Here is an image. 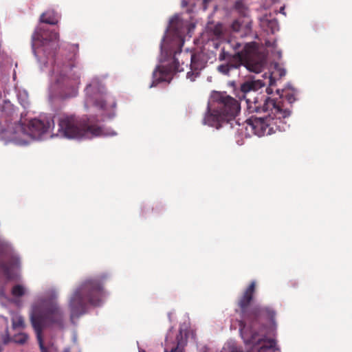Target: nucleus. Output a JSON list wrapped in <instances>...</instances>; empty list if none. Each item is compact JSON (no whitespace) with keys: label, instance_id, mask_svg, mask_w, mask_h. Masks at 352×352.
Returning a JSON list of instances; mask_svg holds the SVG:
<instances>
[{"label":"nucleus","instance_id":"1","mask_svg":"<svg viewBox=\"0 0 352 352\" xmlns=\"http://www.w3.org/2000/svg\"><path fill=\"white\" fill-rule=\"evenodd\" d=\"M264 85L260 80H246L236 90V96L239 100L245 101L248 113H267L263 118L252 116L245 121V129L259 137L285 131L289 126L285 119L291 115L289 109L283 101L257 93Z\"/></svg>","mask_w":352,"mask_h":352},{"label":"nucleus","instance_id":"2","mask_svg":"<svg viewBox=\"0 0 352 352\" xmlns=\"http://www.w3.org/2000/svg\"><path fill=\"white\" fill-rule=\"evenodd\" d=\"M219 60L226 61L217 67L218 71L225 75H228L231 70L241 65L252 72L258 74L265 65L264 58L257 52L255 43H245L242 47L235 40H230L225 44L219 55Z\"/></svg>","mask_w":352,"mask_h":352},{"label":"nucleus","instance_id":"3","mask_svg":"<svg viewBox=\"0 0 352 352\" xmlns=\"http://www.w3.org/2000/svg\"><path fill=\"white\" fill-rule=\"evenodd\" d=\"M107 274L86 279L75 290L69 300L71 319L84 314L87 305H99L103 293V285Z\"/></svg>","mask_w":352,"mask_h":352},{"label":"nucleus","instance_id":"4","mask_svg":"<svg viewBox=\"0 0 352 352\" xmlns=\"http://www.w3.org/2000/svg\"><path fill=\"white\" fill-rule=\"evenodd\" d=\"M255 290L256 283L253 281L238 300L241 316V320L239 321L240 328H245L247 326L251 329L258 327L262 326L265 321L274 323L276 312L272 307L259 305L250 307Z\"/></svg>","mask_w":352,"mask_h":352},{"label":"nucleus","instance_id":"5","mask_svg":"<svg viewBox=\"0 0 352 352\" xmlns=\"http://www.w3.org/2000/svg\"><path fill=\"white\" fill-rule=\"evenodd\" d=\"M56 135L68 139H91L103 134V129L94 119L63 114L57 118Z\"/></svg>","mask_w":352,"mask_h":352},{"label":"nucleus","instance_id":"6","mask_svg":"<svg viewBox=\"0 0 352 352\" xmlns=\"http://www.w3.org/2000/svg\"><path fill=\"white\" fill-rule=\"evenodd\" d=\"M190 62V71L187 72L186 77L190 81H194L199 76L200 72L206 65L203 55L191 54L188 52L182 54L181 49L175 52L173 63L169 67L158 66L153 72V77L157 82L168 81L170 79L172 72L184 71V67H188Z\"/></svg>","mask_w":352,"mask_h":352},{"label":"nucleus","instance_id":"7","mask_svg":"<svg viewBox=\"0 0 352 352\" xmlns=\"http://www.w3.org/2000/svg\"><path fill=\"white\" fill-rule=\"evenodd\" d=\"M47 319L60 327H63V315L61 310L56 305H52L44 314L38 312L36 309H34L31 314V322L36 332L41 352H50L49 348L44 345L42 338L43 329Z\"/></svg>","mask_w":352,"mask_h":352},{"label":"nucleus","instance_id":"8","mask_svg":"<svg viewBox=\"0 0 352 352\" xmlns=\"http://www.w3.org/2000/svg\"><path fill=\"white\" fill-rule=\"evenodd\" d=\"M54 124V120L50 118H33L27 122H19L15 124L14 129L15 135L11 138L13 140H17L21 135L29 136L32 139L39 138L47 133Z\"/></svg>","mask_w":352,"mask_h":352},{"label":"nucleus","instance_id":"9","mask_svg":"<svg viewBox=\"0 0 352 352\" xmlns=\"http://www.w3.org/2000/svg\"><path fill=\"white\" fill-rule=\"evenodd\" d=\"M21 258L12 245L0 236V271L7 280L14 278V272L21 268Z\"/></svg>","mask_w":352,"mask_h":352},{"label":"nucleus","instance_id":"10","mask_svg":"<svg viewBox=\"0 0 352 352\" xmlns=\"http://www.w3.org/2000/svg\"><path fill=\"white\" fill-rule=\"evenodd\" d=\"M217 109L228 121L234 118L240 111V104L234 98L224 94H219L215 100Z\"/></svg>","mask_w":352,"mask_h":352},{"label":"nucleus","instance_id":"11","mask_svg":"<svg viewBox=\"0 0 352 352\" xmlns=\"http://www.w3.org/2000/svg\"><path fill=\"white\" fill-rule=\"evenodd\" d=\"M32 48L35 52L36 42L44 45L47 42L58 41L59 40V34L58 32L50 30L47 28L38 27L32 34Z\"/></svg>","mask_w":352,"mask_h":352},{"label":"nucleus","instance_id":"12","mask_svg":"<svg viewBox=\"0 0 352 352\" xmlns=\"http://www.w3.org/2000/svg\"><path fill=\"white\" fill-rule=\"evenodd\" d=\"M96 87V85L94 84H90L86 87L85 91L87 95L86 104H93L100 110H107L108 106L106 96L100 91L94 93V91L97 89Z\"/></svg>","mask_w":352,"mask_h":352},{"label":"nucleus","instance_id":"13","mask_svg":"<svg viewBox=\"0 0 352 352\" xmlns=\"http://www.w3.org/2000/svg\"><path fill=\"white\" fill-rule=\"evenodd\" d=\"M204 124L215 127L216 129L221 128L224 123H228L226 118L224 117L216 108L212 109L209 106L208 107V112L206 114L204 120Z\"/></svg>","mask_w":352,"mask_h":352},{"label":"nucleus","instance_id":"14","mask_svg":"<svg viewBox=\"0 0 352 352\" xmlns=\"http://www.w3.org/2000/svg\"><path fill=\"white\" fill-rule=\"evenodd\" d=\"M296 93L293 89H283L279 95L278 98H274L276 100H281L285 106L291 111L292 104L296 101ZM292 113V111H290Z\"/></svg>","mask_w":352,"mask_h":352},{"label":"nucleus","instance_id":"15","mask_svg":"<svg viewBox=\"0 0 352 352\" xmlns=\"http://www.w3.org/2000/svg\"><path fill=\"white\" fill-rule=\"evenodd\" d=\"M59 21V16L54 10H48L40 16V21L50 25H56Z\"/></svg>","mask_w":352,"mask_h":352},{"label":"nucleus","instance_id":"16","mask_svg":"<svg viewBox=\"0 0 352 352\" xmlns=\"http://www.w3.org/2000/svg\"><path fill=\"white\" fill-rule=\"evenodd\" d=\"M182 25V22L178 16H175L170 21V29L175 31L177 34L180 32V28Z\"/></svg>","mask_w":352,"mask_h":352},{"label":"nucleus","instance_id":"17","mask_svg":"<svg viewBox=\"0 0 352 352\" xmlns=\"http://www.w3.org/2000/svg\"><path fill=\"white\" fill-rule=\"evenodd\" d=\"M13 329L22 328L24 327L23 318L20 316H14L12 319Z\"/></svg>","mask_w":352,"mask_h":352},{"label":"nucleus","instance_id":"18","mask_svg":"<svg viewBox=\"0 0 352 352\" xmlns=\"http://www.w3.org/2000/svg\"><path fill=\"white\" fill-rule=\"evenodd\" d=\"M276 346V342L274 339H268L264 342V344L261 347V352L265 349H274Z\"/></svg>","mask_w":352,"mask_h":352},{"label":"nucleus","instance_id":"19","mask_svg":"<svg viewBox=\"0 0 352 352\" xmlns=\"http://www.w3.org/2000/svg\"><path fill=\"white\" fill-rule=\"evenodd\" d=\"M25 294V289L21 285H16L12 289V294L16 297H21Z\"/></svg>","mask_w":352,"mask_h":352},{"label":"nucleus","instance_id":"20","mask_svg":"<svg viewBox=\"0 0 352 352\" xmlns=\"http://www.w3.org/2000/svg\"><path fill=\"white\" fill-rule=\"evenodd\" d=\"M267 28L270 30L272 34H274L278 30V23L277 20H269L267 23Z\"/></svg>","mask_w":352,"mask_h":352},{"label":"nucleus","instance_id":"21","mask_svg":"<svg viewBox=\"0 0 352 352\" xmlns=\"http://www.w3.org/2000/svg\"><path fill=\"white\" fill-rule=\"evenodd\" d=\"M28 339V336L25 333H19L17 335H15L14 337H13V340L16 342V343H19V344H24L27 342Z\"/></svg>","mask_w":352,"mask_h":352},{"label":"nucleus","instance_id":"22","mask_svg":"<svg viewBox=\"0 0 352 352\" xmlns=\"http://www.w3.org/2000/svg\"><path fill=\"white\" fill-rule=\"evenodd\" d=\"M273 74L274 75H278L279 78H282L285 76L286 70L276 65L275 67V71L273 72Z\"/></svg>","mask_w":352,"mask_h":352},{"label":"nucleus","instance_id":"23","mask_svg":"<svg viewBox=\"0 0 352 352\" xmlns=\"http://www.w3.org/2000/svg\"><path fill=\"white\" fill-rule=\"evenodd\" d=\"M241 27V23L238 20L234 21L231 25L232 30L234 32H236L240 31Z\"/></svg>","mask_w":352,"mask_h":352},{"label":"nucleus","instance_id":"24","mask_svg":"<svg viewBox=\"0 0 352 352\" xmlns=\"http://www.w3.org/2000/svg\"><path fill=\"white\" fill-rule=\"evenodd\" d=\"M244 6L242 1H236L235 3V8L238 10L239 12H242V10L243 9Z\"/></svg>","mask_w":352,"mask_h":352},{"label":"nucleus","instance_id":"25","mask_svg":"<svg viewBox=\"0 0 352 352\" xmlns=\"http://www.w3.org/2000/svg\"><path fill=\"white\" fill-rule=\"evenodd\" d=\"M70 87L72 88V93H73V94L72 96H75V94H76V88H75L74 85L73 84H70Z\"/></svg>","mask_w":352,"mask_h":352},{"label":"nucleus","instance_id":"26","mask_svg":"<svg viewBox=\"0 0 352 352\" xmlns=\"http://www.w3.org/2000/svg\"><path fill=\"white\" fill-rule=\"evenodd\" d=\"M110 106L111 107H113L115 106V103L111 104Z\"/></svg>","mask_w":352,"mask_h":352}]
</instances>
